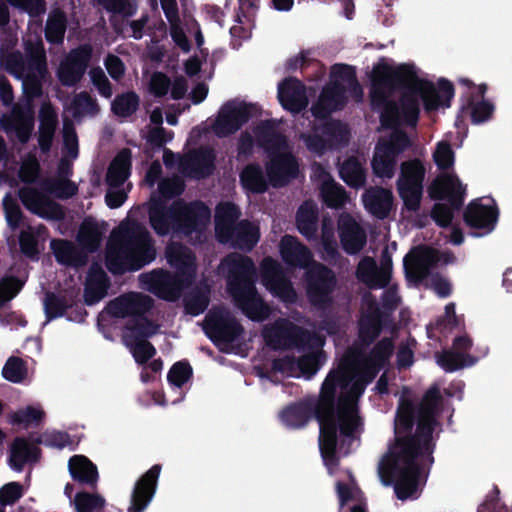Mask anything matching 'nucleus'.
I'll use <instances>...</instances> for the list:
<instances>
[{
	"label": "nucleus",
	"instance_id": "obj_64",
	"mask_svg": "<svg viewBox=\"0 0 512 512\" xmlns=\"http://www.w3.org/2000/svg\"><path fill=\"white\" fill-rule=\"evenodd\" d=\"M89 75L93 85L98 89L99 93L106 98H110L113 92L110 82L105 76L103 70L100 68L91 69Z\"/></svg>",
	"mask_w": 512,
	"mask_h": 512
},
{
	"label": "nucleus",
	"instance_id": "obj_36",
	"mask_svg": "<svg viewBox=\"0 0 512 512\" xmlns=\"http://www.w3.org/2000/svg\"><path fill=\"white\" fill-rule=\"evenodd\" d=\"M39 122V147L41 151L48 152L58 124L57 113L50 103L45 102L42 104L39 112Z\"/></svg>",
	"mask_w": 512,
	"mask_h": 512
},
{
	"label": "nucleus",
	"instance_id": "obj_48",
	"mask_svg": "<svg viewBox=\"0 0 512 512\" xmlns=\"http://www.w3.org/2000/svg\"><path fill=\"white\" fill-rule=\"evenodd\" d=\"M74 118L93 116L98 112V106L87 93L77 94L67 107Z\"/></svg>",
	"mask_w": 512,
	"mask_h": 512
},
{
	"label": "nucleus",
	"instance_id": "obj_55",
	"mask_svg": "<svg viewBox=\"0 0 512 512\" xmlns=\"http://www.w3.org/2000/svg\"><path fill=\"white\" fill-rule=\"evenodd\" d=\"M3 377L13 383H19L26 377V368L21 359L10 357L2 369Z\"/></svg>",
	"mask_w": 512,
	"mask_h": 512
},
{
	"label": "nucleus",
	"instance_id": "obj_35",
	"mask_svg": "<svg viewBox=\"0 0 512 512\" xmlns=\"http://www.w3.org/2000/svg\"><path fill=\"white\" fill-rule=\"evenodd\" d=\"M365 209L379 219L388 216L393 206V195L390 190L371 188L362 197Z\"/></svg>",
	"mask_w": 512,
	"mask_h": 512
},
{
	"label": "nucleus",
	"instance_id": "obj_41",
	"mask_svg": "<svg viewBox=\"0 0 512 512\" xmlns=\"http://www.w3.org/2000/svg\"><path fill=\"white\" fill-rule=\"evenodd\" d=\"M39 450L33 444L24 439H16L11 447L10 466L20 471L22 467L38 459Z\"/></svg>",
	"mask_w": 512,
	"mask_h": 512
},
{
	"label": "nucleus",
	"instance_id": "obj_60",
	"mask_svg": "<svg viewBox=\"0 0 512 512\" xmlns=\"http://www.w3.org/2000/svg\"><path fill=\"white\" fill-rule=\"evenodd\" d=\"M22 287V283L13 277L3 278L0 281V307L13 299Z\"/></svg>",
	"mask_w": 512,
	"mask_h": 512
},
{
	"label": "nucleus",
	"instance_id": "obj_9",
	"mask_svg": "<svg viewBox=\"0 0 512 512\" xmlns=\"http://www.w3.org/2000/svg\"><path fill=\"white\" fill-rule=\"evenodd\" d=\"M219 271L226 277L228 291L236 305L248 318L263 321L268 317L270 309L256 293V268L249 257L233 253L222 261Z\"/></svg>",
	"mask_w": 512,
	"mask_h": 512
},
{
	"label": "nucleus",
	"instance_id": "obj_32",
	"mask_svg": "<svg viewBox=\"0 0 512 512\" xmlns=\"http://www.w3.org/2000/svg\"><path fill=\"white\" fill-rule=\"evenodd\" d=\"M278 98L284 109L296 113L307 106L305 87L296 79H286L278 87Z\"/></svg>",
	"mask_w": 512,
	"mask_h": 512
},
{
	"label": "nucleus",
	"instance_id": "obj_53",
	"mask_svg": "<svg viewBox=\"0 0 512 512\" xmlns=\"http://www.w3.org/2000/svg\"><path fill=\"white\" fill-rule=\"evenodd\" d=\"M432 156L436 166L442 171L449 170L454 165L455 153L447 140L436 144Z\"/></svg>",
	"mask_w": 512,
	"mask_h": 512
},
{
	"label": "nucleus",
	"instance_id": "obj_34",
	"mask_svg": "<svg viewBox=\"0 0 512 512\" xmlns=\"http://www.w3.org/2000/svg\"><path fill=\"white\" fill-rule=\"evenodd\" d=\"M362 317L359 322V337L361 341L368 342L380 332V314L375 299L365 295L362 300Z\"/></svg>",
	"mask_w": 512,
	"mask_h": 512
},
{
	"label": "nucleus",
	"instance_id": "obj_58",
	"mask_svg": "<svg viewBox=\"0 0 512 512\" xmlns=\"http://www.w3.org/2000/svg\"><path fill=\"white\" fill-rule=\"evenodd\" d=\"M74 502L77 512H93L105 504V500L101 496L88 493H78Z\"/></svg>",
	"mask_w": 512,
	"mask_h": 512
},
{
	"label": "nucleus",
	"instance_id": "obj_19",
	"mask_svg": "<svg viewBox=\"0 0 512 512\" xmlns=\"http://www.w3.org/2000/svg\"><path fill=\"white\" fill-rule=\"evenodd\" d=\"M300 139L310 152L322 155L344 144L348 140V131L339 122H326L321 126H314L311 133H300Z\"/></svg>",
	"mask_w": 512,
	"mask_h": 512
},
{
	"label": "nucleus",
	"instance_id": "obj_4",
	"mask_svg": "<svg viewBox=\"0 0 512 512\" xmlns=\"http://www.w3.org/2000/svg\"><path fill=\"white\" fill-rule=\"evenodd\" d=\"M278 126L279 123L274 120L264 121L255 128L253 137L245 133L240 138L238 148L240 154H249L256 142L265 150L268 158L266 176L258 164H249L243 169L240 180L247 191L263 193L267 190L268 184L281 187L298 174V162Z\"/></svg>",
	"mask_w": 512,
	"mask_h": 512
},
{
	"label": "nucleus",
	"instance_id": "obj_51",
	"mask_svg": "<svg viewBox=\"0 0 512 512\" xmlns=\"http://www.w3.org/2000/svg\"><path fill=\"white\" fill-rule=\"evenodd\" d=\"M44 411L39 406H28L10 414L9 422L13 425L30 426L39 423L44 418Z\"/></svg>",
	"mask_w": 512,
	"mask_h": 512
},
{
	"label": "nucleus",
	"instance_id": "obj_40",
	"mask_svg": "<svg viewBox=\"0 0 512 512\" xmlns=\"http://www.w3.org/2000/svg\"><path fill=\"white\" fill-rule=\"evenodd\" d=\"M485 92L486 85L481 84L475 87V93H477V95L473 96L467 106L464 107V109H467L470 113L471 120L475 124L488 121L494 112V105L483 98Z\"/></svg>",
	"mask_w": 512,
	"mask_h": 512
},
{
	"label": "nucleus",
	"instance_id": "obj_5",
	"mask_svg": "<svg viewBox=\"0 0 512 512\" xmlns=\"http://www.w3.org/2000/svg\"><path fill=\"white\" fill-rule=\"evenodd\" d=\"M264 338L268 345L277 348L307 346L308 351L298 359L285 355L273 362V372L286 377H304L310 379L319 369L322 358L324 340L320 336H311L302 332L287 320L277 321L273 326L266 327Z\"/></svg>",
	"mask_w": 512,
	"mask_h": 512
},
{
	"label": "nucleus",
	"instance_id": "obj_2",
	"mask_svg": "<svg viewBox=\"0 0 512 512\" xmlns=\"http://www.w3.org/2000/svg\"><path fill=\"white\" fill-rule=\"evenodd\" d=\"M454 89L441 79L435 86L420 75L412 64L393 65L385 60L377 63L371 73V105L380 112L383 127L391 131L381 136L372 160V169L380 178H392L398 155L410 144L405 133L396 127L414 126L422 102L427 111L449 107Z\"/></svg>",
	"mask_w": 512,
	"mask_h": 512
},
{
	"label": "nucleus",
	"instance_id": "obj_46",
	"mask_svg": "<svg viewBox=\"0 0 512 512\" xmlns=\"http://www.w3.org/2000/svg\"><path fill=\"white\" fill-rule=\"evenodd\" d=\"M102 240V232L97 223L92 220H85L78 233L79 243L87 250H96Z\"/></svg>",
	"mask_w": 512,
	"mask_h": 512
},
{
	"label": "nucleus",
	"instance_id": "obj_43",
	"mask_svg": "<svg viewBox=\"0 0 512 512\" xmlns=\"http://www.w3.org/2000/svg\"><path fill=\"white\" fill-rule=\"evenodd\" d=\"M348 483L338 481L336 483V491L340 505L353 503L350 512H366L365 506L362 504V493L354 483L349 472H347Z\"/></svg>",
	"mask_w": 512,
	"mask_h": 512
},
{
	"label": "nucleus",
	"instance_id": "obj_52",
	"mask_svg": "<svg viewBox=\"0 0 512 512\" xmlns=\"http://www.w3.org/2000/svg\"><path fill=\"white\" fill-rule=\"evenodd\" d=\"M139 105V97L134 92H127L117 96L112 102V111L119 117L133 114Z\"/></svg>",
	"mask_w": 512,
	"mask_h": 512
},
{
	"label": "nucleus",
	"instance_id": "obj_21",
	"mask_svg": "<svg viewBox=\"0 0 512 512\" xmlns=\"http://www.w3.org/2000/svg\"><path fill=\"white\" fill-rule=\"evenodd\" d=\"M160 2L165 16L170 23V35L174 43L184 52H188L190 44L187 33H193L197 46L201 48L204 43V38L198 23L193 19H188L185 21L184 25H182L177 14L176 0H160Z\"/></svg>",
	"mask_w": 512,
	"mask_h": 512
},
{
	"label": "nucleus",
	"instance_id": "obj_33",
	"mask_svg": "<svg viewBox=\"0 0 512 512\" xmlns=\"http://www.w3.org/2000/svg\"><path fill=\"white\" fill-rule=\"evenodd\" d=\"M391 274V261H384L381 267H377L375 261L371 258H364L360 261L357 269V277L371 288H380L385 286Z\"/></svg>",
	"mask_w": 512,
	"mask_h": 512
},
{
	"label": "nucleus",
	"instance_id": "obj_44",
	"mask_svg": "<svg viewBox=\"0 0 512 512\" xmlns=\"http://www.w3.org/2000/svg\"><path fill=\"white\" fill-rule=\"evenodd\" d=\"M51 247L57 261L61 264L78 267L86 263V257L79 253L74 245L64 240H54Z\"/></svg>",
	"mask_w": 512,
	"mask_h": 512
},
{
	"label": "nucleus",
	"instance_id": "obj_50",
	"mask_svg": "<svg viewBox=\"0 0 512 512\" xmlns=\"http://www.w3.org/2000/svg\"><path fill=\"white\" fill-rule=\"evenodd\" d=\"M320 190L323 201L331 208H339L349 202L344 189L333 180L325 184Z\"/></svg>",
	"mask_w": 512,
	"mask_h": 512
},
{
	"label": "nucleus",
	"instance_id": "obj_28",
	"mask_svg": "<svg viewBox=\"0 0 512 512\" xmlns=\"http://www.w3.org/2000/svg\"><path fill=\"white\" fill-rule=\"evenodd\" d=\"M19 198L28 210L42 218L59 219L63 216L62 209L56 202L34 188L21 189Z\"/></svg>",
	"mask_w": 512,
	"mask_h": 512
},
{
	"label": "nucleus",
	"instance_id": "obj_61",
	"mask_svg": "<svg viewBox=\"0 0 512 512\" xmlns=\"http://www.w3.org/2000/svg\"><path fill=\"white\" fill-rule=\"evenodd\" d=\"M20 247L22 252L28 257H34L38 253V242L35 231L28 227L23 230L19 237Z\"/></svg>",
	"mask_w": 512,
	"mask_h": 512
},
{
	"label": "nucleus",
	"instance_id": "obj_47",
	"mask_svg": "<svg viewBox=\"0 0 512 512\" xmlns=\"http://www.w3.org/2000/svg\"><path fill=\"white\" fill-rule=\"evenodd\" d=\"M340 176L347 185L353 188H360L365 183V174L362 165L354 158L348 159L342 164Z\"/></svg>",
	"mask_w": 512,
	"mask_h": 512
},
{
	"label": "nucleus",
	"instance_id": "obj_22",
	"mask_svg": "<svg viewBox=\"0 0 512 512\" xmlns=\"http://www.w3.org/2000/svg\"><path fill=\"white\" fill-rule=\"evenodd\" d=\"M453 259V255L450 253H440L432 248L418 247L413 249L404 258V267L408 276L418 281L427 277L429 268L433 264H448L452 262Z\"/></svg>",
	"mask_w": 512,
	"mask_h": 512
},
{
	"label": "nucleus",
	"instance_id": "obj_16",
	"mask_svg": "<svg viewBox=\"0 0 512 512\" xmlns=\"http://www.w3.org/2000/svg\"><path fill=\"white\" fill-rule=\"evenodd\" d=\"M259 109L254 104L232 100L225 103L219 110L212 125L213 133L218 137H226L239 130L250 118L256 116Z\"/></svg>",
	"mask_w": 512,
	"mask_h": 512
},
{
	"label": "nucleus",
	"instance_id": "obj_62",
	"mask_svg": "<svg viewBox=\"0 0 512 512\" xmlns=\"http://www.w3.org/2000/svg\"><path fill=\"white\" fill-rule=\"evenodd\" d=\"M158 189L163 199H169L181 194L184 184L179 177L166 178L159 183Z\"/></svg>",
	"mask_w": 512,
	"mask_h": 512
},
{
	"label": "nucleus",
	"instance_id": "obj_27",
	"mask_svg": "<svg viewBox=\"0 0 512 512\" xmlns=\"http://www.w3.org/2000/svg\"><path fill=\"white\" fill-rule=\"evenodd\" d=\"M161 467L154 465L135 484L128 512H143L152 501Z\"/></svg>",
	"mask_w": 512,
	"mask_h": 512
},
{
	"label": "nucleus",
	"instance_id": "obj_12",
	"mask_svg": "<svg viewBox=\"0 0 512 512\" xmlns=\"http://www.w3.org/2000/svg\"><path fill=\"white\" fill-rule=\"evenodd\" d=\"M348 97L355 101H361L363 98V90L356 80L355 71L348 65H334L330 82L312 107V113L316 119H323L333 111L342 108Z\"/></svg>",
	"mask_w": 512,
	"mask_h": 512
},
{
	"label": "nucleus",
	"instance_id": "obj_20",
	"mask_svg": "<svg viewBox=\"0 0 512 512\" xmlns=\"http://www.w3.org/2000/svg\"><path fill=\"white\" fill-rule=\"evenodd\" d=\"M214 154L211 149H201L187 153L179 158L172 152L165 150L163 160L168 168L177 167V170L184 176L191 178H203L213 170Z\"/></svg>",
	"mask_w": 512,
	"mask_h": 512
},
{
	"label": "nucleus",
	"instance_id": "obj_42",
	"mask_svg": "<svg viewBox=\"0 0 512 512\" xmlns=\"http://www.w3.org/2000/svg\"><path fill=\"white\" fill-rule=\"evenodd\" d=\"M69 472L73 479L87 484H95L98 479L96 466L85 456L75 455L68 463Z\"/></svg>",
	"mask_w": 512,
	"mask_h": 512
},
{
	"label": "nucleus",
	"instance_id": "obj_25",
	"mask_svg": "<svg viewBox=\"0 0 512 512\" xmlns=\"http://www.w3.org/2000/svg\"><path fill=\"white\" fill-rule=\"evenodd\" d=\"M472 346L471 339L466 336H460L454 339L450 351H445L436 355L437 364L447 372H453L458 369L472 366L477 362V358L467 354Z\"/></svg>",
	"mask_w": 512,
	"mask_h": 512
},
{
	"label": "nucleus",
	"instance_id": "obj_54",
	"mask_svg": "<svg viewBox=\"0 0 512 512\" xmlns=\"http://www.w3.org/2000/svg\"><path fill=\"white\" fill-rule=\"evenodd\" d=\"M322 245L323 258L325 260L333 259L337 253V243L334 239L333 223L329 219H324L322 224Z\"/></svg>",
	"mask_w": 512,
	"mask_h": 512
},
{
	"label": "nucleus",
	"instance_id": "obj_56",
	"mask_svg": "<svg viewBox=\"0 0 512 512\" xmlns=\"http://www.w3.org/2000/svg\"><path fill=\"white\" fill-rule=\"evenodd\" d=\"M5 219L8 226L15 230L21 222L22 213L21 209L15 199L12 198L10 193H6L2 201Z\"/></svg>",
	"mask_w": 512,
	"mask_h": 512
},
{
	"label": "nucleus",
	"instance_id": "obj_18",
	"mask_svg": "<svg viewBox=\"0 0 512 512\" xmlns=\"http://www.w3.org/2000/svg\"><path fill=\"white\" fill-rule=\"evenodd\" d=\"M206 334L225 351H230L242 333V328L225 310L209 312L204 322Z\"/></svg>",
	"mask_w": 512,
	"mask_h": 512
},
{
	"label": "nucleus",
	"instance_id": "obj_38",
	"mask_svg": "<svg viewBox=\"0 0 512 512\" xmlns=\"http://www.w3.org/2000/svg\"><path fill=\"white\" fill-rule=\"evenodd\" d=\"M46 61L42 42L39 37L32 52V58L29 60L27 67L22 66L20 72L16 75L18 78L23 79L24 83L31 82L38 84V82L45 76Z\"/></svg>",
	"mask_w": 512,
	"mask_h": 512
},
{
	"label": "nucleus",
	"instance_id": "obj_6",
	"mask_svg": "<svg viewBox=\"0 0 512 512\" xmlns=\"http://www.w3.org/2000/svg\"><path fill=\"white\" fill-rule=\"evenodd\" d=\"M156 258V249L147 229L127 219L111 234L106 263L112 273L139 270Z\"/></svg>",
	"mask_w": 512,
	"mask_h": 512
},
{
	"label": "nucleus",
	"instance_id": "obj_3",
	"mask_svg": "<svg viewBox=\"0 0 512 512\" xmlns=\"http://www.w3.org/2000/svg\"><path fill=\"white\" fill-rule=\"evenodd\" d=\"M436 386L425 394L415 411L410 401L402 396L395 418V442L379 462L378 474L384 485L394 484L401 500L417 498L433 463V432L440 406Z\"/></svg>",
	"mask_w": 512,
	"mask_h": 512
},
{
	"label": "nucleus",
	"instance_id": "obj_57",
	"mask_svg": "<svg viewBox=\"0 0 512 512\" xmlns=\"http://www.w3.org/2000/svg\"><path fill=\"white\" fill-rule=\"evenodd\" d=\"M192 369L188 363H175L168 373V381L172 387L181 388L191 377Z\"/></svg>",
	"mask_w": 512,
	"mask_h": 512
},
{
	"label": "nucleus",
	"instance_id": "obj_1",
	"mask_svg": "<svg viewBox=\"0 0 512 512\" xmlns=\"http://www.w3.org/2000/svg\"><path fill=\"white\" fill-rule=\"evenodd\" d=\"M393 351L391 340L380 341L369 355L351 348L337 369L326 377L319 400L288 406L280 418L290 428L303 426L315 410L319 422V449L330 474L337 465V453L346 455L363 431L357 402L365 387L385 366Z\"/></svg>",
	"mask_w": 512,
	"mask_h": 512
},
{
	"label": "nucleus",
	"instance_id": "obj_63",
	"mask_svg": "<svg viewBox=\"0 0 512 512\" xmlns=\"http://www.w3.org/2000/svg\"><path fill=\"white\" fill-rule=\"evenodd\" d=\"M38 442L49 447L64 448L71 444L67 434L58 431H47L39 439Z\"/></svg>",
	"mask_w": 512,
	"mask_h": 512
},
{
	"label": "nucleus",
	"instance_id": "obj_17",
	"mask_svg": "<svg viewBox=\"0 0 512 512\" xmlns=\"http://www.w3.org/2000/svg\"><path fill=\"white\" fill-rule=\"evenodd\" d=\"M424 176L425 167L419 160H410L401 164L397 190L408 210L415 211L419 208Z\"/></svg>",
	"mask_w": 512,
	"mask_h": 512
},
{
	"label": "nucleus",
	"instance_id": "obj_15",
	"mask_svg": "<svg viewBox=\"0 0 512 512\" xmlns=\"http://www.w3.org/2000/svg\"><path fill=\"white\" fill-rule=\"evenodd\" d=\"M131 153L124 149L120 151L111 162L106 176L109 189L106 194V203L110 208L120 207L127 199L130 184L126 181L130 176Z\"/></svg>",
	"mask_w": 512,
	"mask_h": 512
},
{
	"label": "nucleus",
	"instance_id": "obj_29",
	"mask_svg": "<svg viewBox=\"0 0 512 512\" xmlns=\"http://www.w3.org/2000/svg\"><path fill=\"white\" fill-rule=\"evenodd\" d=\"M466 187L459 181L455 174L442 173L429 188V194L433 199L448 200L453 206H459L465 196Z\"/></svg>",
	"mask_w": 512,
	"mask_h": 512
},
{
	"label": "nucleus",
	"instance_id": "obj_31",
	"mask_svg": "<svg viewBox=\"0 0 512 512\" xmlns=\"http://www.w3.org/2000/svg\"><path fill=\"white\" fill-rule=\"evenodd\" d=\"M338 230L343 249L355 254L366 243V233L359 223L350 215L342 214L338 221Z\"/></svg>",
	"mask_w": 512,
	"mask_h": 512
},
{
	"label": "nucleus",
	"instance_id": "obj_59",
	"mask_svg": "<svg viewBox=\"0 0 512 512\" xmlns=\"http://www.w3.org/2000/svg\"><path fill=\"white\" fill-rule=\"evenodd\" d=\"M39 172L40 164L35 156L29 155L23 159L19 170V177L23 182H34L38 178Z\"/></svg>",
	"mask_w": 512,
	"mask_h": 512
},
{
	"label": "nucleus",
	"instance_id": "obj_26",
	"mask_svg": "<svg viewBox=\"0 0 512 512\" xmlns=\"http://www.w3.org/2000/svg\"><path fill=\"white\" fill-rule=\"evenodd\" d=\"M498 219V210L495 202L489 197L472 201L465 213L466 223L474 228L484 229L485 233L491 232Z\"/></svg>",
	"mask_w": 512,
	"mask_h": 512
},
{
	"label": "nucleus",
	"instance_id": "obj_7",
	"mask_svg": "<svg viewBox=\"0 0 512 512\" xmlns=\"http://www.w3.org/2000/svg\"><path fill=\"white\" fill-rule=\"evenodd\" d=\"M152 306L146 295L129 293L122 295L107 305V312L115 317H133L126 328L124 342L137 363L143 364L155 354L154 347L144 339L158 332V326L143 316Z\"/></svg>",
	"mask_w": 512,
	"mask_h": 512
},
{
	"label": "nucleus",
	"instance_id": "obj_24",
	"mask_svg": "<svg viewBox=\"0 0 512 512\" xmlns=\"http://www.w3.org/2000/svg\"><path fill=\"white\" fill-rule=\"evenodd\" d=\"M92 49L89 45H83L73 51L60 63L57 71L58 78L63 85L72 86L83 76Z\"/></svg>",
	"mask_w": 512,
	"mask_h": 512
},
{
	"label": "nucleus",
	"instance_id": "obj_13",
	"mask_svg": "<svg viewBox=\"0 0 512 512\" xmlns=\"http://www.w3.org/2000/svg\"><path fill=\"white\" fill-rule=\"evenodd\" d=\"M240 213L230 202L220 203L215 213V232L221 243L232 247L251 250L259 241V227L253 223L242 221L235 225Z\"/></svg>",
	"mask_w": 512,
	"mask_h": 512
},
{
	"label": "nucleus",
	"instance_id": "obj_45",
	"mask_svg": "<svg viewBox=\"0 0 512 512\" xmlns=\"http://www.w3.org/2000/svg\"><path fill=\"white\" fill-rule=\"evenodd\" d=\"M317 205L307 201L300 206L297 213V226L301 234L311 238L316 231Z\"/></svg>",
	"mask_w": 512,
	"mask_h": 512
},
{
	"label": "nucleus",
	"instance_id": "obj_23",
	"mask_svg": "<svg viewBox=\"0 0 512 512\" xmlns=\"http://www.w3.org/2000/svg\"><path fill=\"white\" fill-rule=\"evenodd\" d=\"M261 281L268 291L285 303L296 301L297 295L290 281L285 279L280 264L270 258H265L261 265Z\"/></svg>",
	"mask_w": 512,
	"mask_h": 512
},
{
	"label": "nucleus",
	"instance_id": "obj_11",
	"mask_svg": "<svg viewBox=\"0 0 512 512\" xmlns=\"http://www.w3.org/2000/svg\"><path fill=\"white\" fill-rule=\"evenodd\" d=\"M279 253L287 265L307 269V295L313 305L324 306L330 302L335 277L329 269L312 260L306 246L286 235L280 241Z\"/></svg>",
	"mask_w": 512,
	"mask_h": 512
},
{
	"label": "nucleus",
	"instance_id": "obj_30",
	"mask_svg": "<svg viewBox=\"0 0 512 512\" xmlns=\"http://www.w3.org/2000/svg\"><path fill=\"white\" fill-rule=\"evenodd\" d=\"M2 125L10 136H15L20 142L25 143L29 140L34 127V115L28 106L23 109L15 107L9 116L2 119Z\"/></svg>",
	"mask_w": 512,
	"mask_h": 512
},
{
	"label": "nucleus",
	"instance_id": "obj_39",
	"mask_svg": "<svg viewBox=\"0 0 512 512\" xmlns=\"http://www.w3.org/2000/svg\"><path fill=\"white\" fill-rule=\"evenodd\" d=\"M108 289V279L103 269L98 265H93L89 271L84 299L86 304L93 305L106 296Z\"/></svg>",
	"mask_w": 512,
	"mask_h": 512
},
{
	"label": "nucleus",
	"instance_id": "obj_14",
	"mask_svg": "<svg viewBox=\"0 0 512 512\" xmlns=\"http://www.w3.org/2000/svg\"><path fill=\"white\" fill-rule=\"evenodd\" d=\"M63 145L64 156L61 159L57 175L54 178L46 179L42 186L51 195L67 199L78 191L77 185L70 180L72 175L71 161L78 157V137L72 123L69 120L63 121Z\"/></svg>",
	"mask_w": 512,
	"mask_h": 512
},
{
	"label": "nucleus",
	"instance_id": "obj_37",
	"mask_svg": "<svg viewBox=\"0 0 512 512\" xmlns=\"http://www.w3.org/2000/svg\"><path fill=\"white\" fill-rule=\"evenodd\" d=\"M149 91L156 97H163L170 91L173 99H180L185 95L187 85L184 78H176L171 83L166 75L157 72L151 76Z\"/></svg>",
	"mask_w": 512,
	"mask_h": 512
},
{
	"label": "nucleus",
	"instance_id": "obj_8",
	"mask_svg": "<svg viewBox=\"0 0 512 512\" xmlns=\"http://www.w3.org/2000/svg\"><path fill=\"white\" fill-rule=\"evenodd\" d=\"M148 210L151 226L161 236L184 234L198 240L211 220L209 208L200 202L185 205L177 201L166 209L161 199L152 198Z\"/></svg>",
	"mask_w": 512,
	"mask_h": 512
},
{
	"label": "nucleus",
	"instance_id": "obj_10",
	"mask_svg": "<svg viewBox=\"0 0 512 512\" xmlns=\"http://www.w3.org/2000/svg\"><path fill=\"white\" fill-rule=\"evenodd\" d=\"M166 259L176 274L171 276L163 270H154L141 274V286L159 298L176 300L184 287L189 285L195 276V258L191 251L182 245L171 243L166 248Z\"/></svg>",
	"mask_w": 512,
	"mask_h": 512
},
{
	"label": "nucleus",
	"instance_id": "obj_49",
	"mask_svg": "<svg viewBox=\"0 0 512 512\" xmlns=\"http://www.w3.org/2000/svg\"><path fill=\"white\" fill-rule=\"evenodd\" d=\"M66 29V19L64 14L59 11H53L46 24V39L51 43H60L63 40Z\"/></svg>",
	"mask_w": 512,
	"mask_h": 512
}]
</instances>
